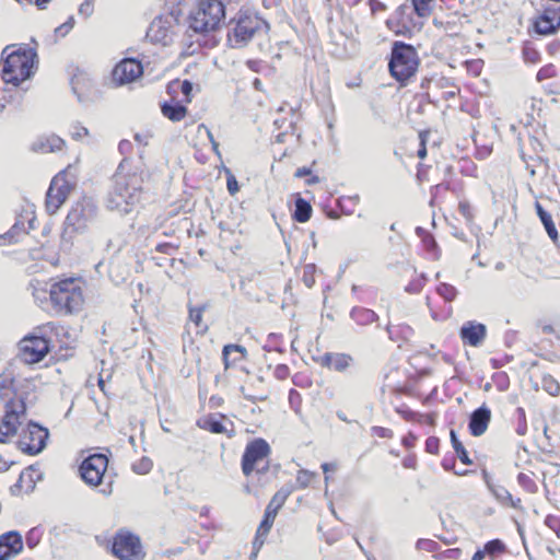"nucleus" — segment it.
<instances>
[{
  "label": "nucleus",
  "instance_id": "1",
  "mask_svg": "<svg viewBox=\"0 0 560 560\" xmlns=\"http://www.w3.org/2000/svg\"><path fill=\"white\" fill-rule=\"evenodd\" d=\"M149 176V171L142 162L133 163L124 159L115 174V186L109 196L112 209L129 213L140 205L143 185Z\"/></svg>",
  "mask_w": 560,
  "mask_h": 560
},
{
  "label": "nucleus",
  "instance_id": "2",
  "mask_svg": "<svg viewBox=\"0 0 560 560\" xmlns=\"http://www.w3.org/2000/svg\"><path fill=\"white\" fill-rule=\"evenodd\" d=\"M51 310L61 316L79 314L85 304V281L81 277L51 279L48 289Z\"/></svg>",
  "mask_w": 560,
  "mask_h": 560
},
{
  "label": "nucleus",
  "instance_id": "3",
  "mask_svg": "<svg viewBox=\"0 0 560 560\" xmlns=\"http://www.w3.org/2000/svg\"><path fill=\"white\" fill-rule=\"evenodd\" d=\"M36 51L26 45H8L1 52V80L13 88L28 80L36 69Z\"/></svg>",
  "mask_w": 560,
  "mask_h": 560
},
{
  "label": "nucleus",
  "instance_id": "4",
  "mask_svg": "<svg viewBox=\"0 0 560 560\" xmlns=\"http://www.w3.org/2000/svg\"><path fill=\"white\" fill-rule=\"evenodd\" d=\"M420 58L416 48L404 42H394L388 61V71L399 86H407L416 77Z\"/></svg>",
  "mask_w": 560,
  "mask_h": 560
},
{
  "label": "nucleus",
  "instance_id": "5",
  "mask_svg": "<svg viewBox=\"0 0 560 560\" xmlns=\"http://www.w3.org/2000/svg\"><path fill=\"white\" fill-rule=\"evenodd\" d=\"M225 19V5L220 0H199L188 15V26L198 34L220 28Z\"/></svg>",
  "mask_w": 560,
  "mask_h": 560
},
{
  "label": "nucleus",
  "instance_id": "6",
  "mask_svg": "<svg viewBox=\"0 0 560 560\" xmlns=\"http://www.w3.org/2000/svg\"><path fill=\"white\" fill-rule=\"evenodd\" d=\"M272 448L262 438L249 440L241 456V470L244 477L265 475L270 468Z\"/></svg>",
  "mask_w": 560,
  "mask_h": 560
},
{
  "label": "nucleus",
  "instance_id": "7",
  "mask_svg": "<svg viewBox=\"0 0 560 560\" xmlns=\"http://www.w3.org/2000/svg\"><path fill=\"white\" fill-rule=\"evenodd\" d=\"M77 166L69 164L56 174L47 189L45 209L49 215H54L63 206L77 185Z\"/></svg>",
  "mask_w": 560,
  "mask_h": 560
},
{
  "label": "nucleus",
  "instance_id": "8",
  "mask_svg": "<svg viewBox=\"0 0 560 560\" xmlns=\"http://www.w3.org/2000/svg\"><path fill=\"white\" fill-rule=\"evenodd\" d=\"M264 21L256 14L240 12L235 24L228 34V42L231 47L240 48L245 46L255 34L261 28Z\"/></svg>",
  "mask_w": 560,
  "mask_h": 560
},
{
  "label": "nucleus",
  "instance_id": "9",
  "mask_svg": "<svg viewBox=\"0 0 560 560\" xmlns=\"http://www.w3.org/2000/svg\"><path fill=\"white\" fill-rule=\"evenodd\" d=\"M112 552L119 560H143L147 555L140 537L126 528L114 535Z\"/></svg>",
  "mask_w": 560,
  "mask_h": 560
},
{
  "label": "nucleus",
  "instance_id": "10",
  "mask_svg": "<svg viewBox=\"0 0 560 560\" xmlns=\"http://www.w3.org/2000/svg\"><path fill=\"white\" fill-rule=\"evenodd\" d=\"M178 28L179 22L175 16L160 15L151 22L145 37L153 44L167 46L174 42Z\"/></svg>",
  "mask_w": 560,
  "mask_h": 560
},
{
  "label": "nucleus",
  "instance_id": "11",
  "mask_svg": "<svg viewBox=\"0 0 560 560\" xmlns=\"http://www.w3.org/2000/svg\"><path fill=\"white\" fill-rule=\"evenodd\" d=\"M109 459L105 454L94 453L85 457L79 466L81 479L90 487L102 485Z\"/></svg>",
  "mask_w": 560,
  "mask_h": 560
},
{
  "label": "nucleus",
  "instance_id": "12",
  "mask_svg": "<svg viewBox=\"0 0 560 560\" xmlns=\"http://www.w3.org/2000/svg\"><path fill=\"white\" fill-rule=\"evenodd\" d=\"M49 432L46 428L30 422L22 429L18 442L19 447L25 454L36 455L45 448Z\"/></svg>",
  "mask_w": 560,
  "mask_h": 560
},
{
  "label": "nucleus",
  "instance_id": "13",
  "mask_svg": "<svg viewBox=\"0 0 560 560\" xmlns=\"http://www.w3.org/2000/svg\"><path fill=\"white\" fill-rule=\"evenodd\" d=\"M50 351V342L42 336H26L20 341V357L28 363L40 362Z\"/></svg>",
  "mask_w": 560,
  "mask_h": 560
},
{
  "label": "nucleus",
  "instance_id": "14",
  "mask_svg": "<svg viewBox=\"0 0 560 560\" xmlns=\"http://www.w3.org/2000/svg\"><path fill=\"white\" fill-rule=\"evenodd\" d=\"M25 412L24 401L13 402L12 408H4V415L0 420V443H8L16 434Z\"/></svg>",
  "mask_w": 560,
  "mask_h": 560
},
{
  "label": "nucleus",
  "instance_id": "15",
  "mask_svg": "<svg viewBox=\"0 0 560 560\" xmlns=\"http://www.w3.org/2000/svg\"><path fill=\"white\" fill-rule=\"evenodd\" d=\"M249 353L247 349L238 343H228L222 348V362L224 371H240L248 375L249 369L246 366Z\"/></svg>",
  "mask_w": 560,
  "mask_h": 560
},
{
  "label": "nucleus",
  "instance_id": "16",
  "mask_svg": "<svg viewBox=\"0 0 560 560\" xmlns=\"http://www.w3.org/2000/svg\"><path fill=\"white\" fill-rule=\"evenodd\" d=\"M532 27L539 35H551L560 30V8L547 5L532 20Z\"/></svg>",
  "mask_w": 560,
  "mask_h": 560
},
{
  "label": "nucleus",
  "instance_id": "17",
  "mask_svg": "<svg viewBox=\"0 0 560 560\" xmlns=\"http://www.w3.org/2000/svg\"><path fill=\"white\" fill-rule=\"evenodd\" d=\"M196 425L212 434H224L228 438L235 435L234 422L230 420L226 415L221 412L208 413L200 417L197 419Z\"/></svg>",
  "mask_w": 560,
  "mask_h": 560
},
{
  "label": "nucleus",
  "instance_id": "18",
  "mask_svg": "<svg viewBox=\"0 0 560 560\" xmlns=\"http://www.w3.org/2000/svg\"><path fill=\"white\" fill-rule=\"evenodd\" d=\"M143 74V66L136 58H125L113 69L112 78L117 85L135 82Z\"/></svg>",
  "mask_w": 560,
  "mask_h": 560
},
{
  "label": "nucleus",
  "instance_id": "19",
  "mask_svg": "<svg viewBox=\"0 0 560 560\" xmlns=\"http://www.w3.org/2000/svg\"><path fill=\"white\" fill-rule=\"evenodd\" d=\"M431 198H430V206L431 207H438L439 209H442L444 206H446L448 200V195H454L457 199L463 198L465 192V187L463 183L458 184H451L450 182L440 183L431 187Z\"/></svg>",
  "mask_w": 560,
  "mask_h": 560
},
{
  "label": "nucleus",
  "instance_id": "20",
  "mask_svg": "<svg viewBox=\"0 0 560 560\" xmlns=\"http://www.w3.org/2000/svg\"><path fill=\"white\" fill-rule=\"evenodd\" d=\"M458 93L459 89L455 84L438 79L429 81L425 96L431 103L438 104L454 98Z\"/></svg>",
  "mask_w": 560,
  "mask_h": 560
},
{
  "label": "nucleus",
  "instance_id": "21",
  "mask_svg": "<svg viewBox=\"0 0 560 560\" xmlns=\"http://www.w3.org/2000/svg\"><path fill=\"white\" fill-rule=\"evenodd\" d=\"M24 401L18 396L15 377L12 371L5 370L0 373V406L12 408L13 402Z\"/></svg>",
  "mask_w": 560,
  "mask_h": 560
},
{
  "label": "nucleus",
  "instance_id": "22",
  "mask_svg": "<svg viewBox=\"0 0 560 560\" xmlns=\"http://www.w3.org/2000/svg\"><path fill=\"white\" fill-rule=\"evenodd\" d=\"M23 538L18 530L0 535V560H11L23 551Z\"/></svg>",
  "mask_w": 560,
  "mask_h": 560
},
{
  "label": "nucleus",
  "instance_id": "23",
  "mask_svg": "<svg viewBox=\"0 0 560 560\" xmlns=\"http://www.w3.org/2000/svg\"><path fill=\"white\" fill-rule=\"evenodd\" d=\"M428 279L424 273L418 272L412 266L401 268L399 272V282L404 291L409 294H418L422 291Z\"/></svg>",
  "mask_w": 560,
  "mask_h": 560
},
{
  "label": "nucleus",
  "instance_id": "24",
  "mask_svg": "<svg viewBox=\"0 0 560 560\" xmlns=\"http://www.w3.org/2000/svg\"><path fill=\"white\" fill-rule=\"evenodd\" d=\"M39 479V472L33 466L24 468L16 480L10 488L13 495H23L31 493Z\"/></svg>",
  "mask_w": 560,
  "mask_h": 560
},
{
  "label": "nucleus",
  "instance_id": "25",
  "mask_svg": "<svg viewBox=\"0 0 560 560\" xmlns=\"http://www.w3.org/2000/svg\"><path fill=\"white\" fill-rule=\"evenodd\" d=\"M491 421V410L487 406H481L472 411L469 418L468 429L472 436L482 435Z\"/></svg>",
  "mask_w": 560,
  "mask_h": 560
},
{
  "label": "nucleus",
  "instance_id": "26",
  "mask_svg": "<svg viewBox=\"0 0 560 560\" xmlns=\"http://www.w3.org/2000/svg\"><path fill=\"white\" fill-rule=\"evenodd\" d=\"M486 326L483 324L468 322L459 331L460 339L464 345L470 347H478L482 343L486 338Z\"/></svg>",
  "mask_w": 560,
  "mask_h": 560
},
{
  "label": "nucleus",
  "instance_id": "27",
  "mask_svg": "<svg viewBox=\"0 0 560 560\" xmlns=\"http://www.w3.org/2000/svg\"><path fill=\"white\" fill-rule=\"evenodd\" d=\"M277 514L265 510L264 517L257 527L255 537L253 539V556L256 557L261 547L264 546L267 536L275 523Z\"/></svg>",
  "mask_w": 560,
  "mask_h": 560
},
{
  "label": "nucleus",
  "instance_id": "28",
  "mask_svg": "<svg viewBox=\"0 0 560 560\" xmlns=\"http://www.w3.org/2000/svg\"><path fill=\"white\" fill-rule=\"evenodd\" d=\"M166 91L171 101L190 103L192 100V84L188 80H173Z\"/></svg>",
  "mask_w": 560,
  "mask_h": 560
},
{
  "label": "nucleus",
  "instance_id": "29",
  "mask_svg": "<svg viewBox=\"0 0 560 560\" xmlns=\"http://www.w3.org/2000/svg\"><path fill=\"white\" fill-rule=\"evenodd\" d=\"M93 208L85 201H78L68 212L66 222L75 228L85 225L89 217L92 214Z\"/></svg>",
  "mask_w": 560,
  "mask_h": 560
},
{
  "label": "nucleus",
  "instance_id": "30",
  "mask_svg": "<svg viewBox=\"0 0 560 560\" xmlns=\"http://www.w3.org/2000/svg\"><path fill=\"white\" fill-rule=\"evenodd\" d=\"M66 145V142L56 135L43 136L36 139L32 143V151L36 153H51L61 151Z\"/></svg>",
  "mask_w": 560,
  "mask_h": 560
},
{
  "label": "nucleus",
  "instance_id": "31",
  "mask_svg": "<svg viewBox=\"0 0 560 560\" xmlns=\"http://www.w3.org/2000/svg\"><path fill=\"white\" fill-rule=\"evenodd\" d=\"M352 357L348 353L327 352L320 358V364L329 370L345 372L352 364Z\"/></svg>",
  "mask_w": 560,
  "mask_h": 560
},
{
  "label": "nucleus",
  "instance_id": "32",
  "mask_svg": "<svg viewBox=\"0 0 560 560\" xmlns=\"http://www.w3.org/2000/svg\"><path fill=\"white\" fill-rule=\"evenodd\" d=\"M506 552L505 544L499 539H492L487 541L482 549H478L471 557V560H485L488 558L489 560H495L500 555Z\"/></svg>",
  "mask_w": 560,
  "mask_h": 560
},
{
  "label": "nucleus",
  "instance_id": "33",
  "mask_svg": "<svg viewBox=\"0 0 560 560\" xmlns=\"http://www.w3.org/2000/svg\"><path fill=\"white\" fill-rule=\"evenodd\" d=\"M386 331L389 339L396 342L398 347L409 342L415 336L413 328L406 323L388 324L386 326Z\"/></svg>",
  "mask_w": 560,
  "mask_h": 560
},
{
  "label": "nucleus",
  "instance_id": "34",
  "mask_svg": "<svg viewBox=\"0 0 560 560\" xmlns=\"http://www.w3.org/2000/svg\"><path fill=\"white\" fill-rule=\"evenodd\" d=\"M189 103H182L176 101H165L161 105V112L164 117L173 122L182 121L188 113L187 105Z\"/></svg>",
  "mask_w": 560,
  "mask_h": 560
},
{
  "label": "nucleus",
  "instance_id": "35",
  "mask_svg": "<svg viewBox=\"0 0 560 560\" xmlns=\"http://www.w3.org/2000/svg\"><path fill=\"white\" fill-rule=\"evenodd\" d=\"M351 319L360 326H370L378 322V315L370 308L363 306H354L350 311Z\"/></svg>",
  "mask_w": 560,
  "mask_h": 560
},
{
  "label": "nucleus",
  "instance_id": "36",
  "mask_svg": "<svg viewBox=\"0 0 560 560\" xmlns=\"http://www.w3.org/2000/svg\"><path fill=\"white\" fill-rule=\"evenodd\" d=\"M535 209H536V213H537L538 218L540 219L548 236L550 237V240L553 243H557L559 240V234H558L556 224L552 220V215L549 212H547L539 202L535 203Z\"/></svg>",
  "mask_w": 560,
  "mask_h": 560
},
{
  "label": "nucleus",
  "instance_id": "37",
  "mask_svg": "<svg viewBox=\"0 0 560 560\" xmlns=\"http://www.w3.org/2000/svg\"><path fill=\"white\" fill-rule=\"evenodd\" d=\"M206 308V305H188V320L194 324L196 332L200 335H203L208 331V325L203 320Z\"/></svg>",
  "mask_w": 560,
  "mask_h": 560
},
{
  "label": "nucleus",
  "instance_id": "38",
  "mask_svg": "<svg viewBox=\"0 0 560 560\" xmlns=\"http://www.w3.org/2000/svg\"><path fill=\"white\" fill-rule=\"evenodd\" d=\"M312 212L313 209L311 203L298 195L295 199V209L292 214L293 220L299 223H305L311 219Z\"/></svg>",
  "mask_w": 560,
  "mask_h": 560
},
{
  "label": "nucleus",
  "instance_id": "39",
  "mask_svg": "<svg viewBox=\"0 0 560 560\" xmlns=\"http://www.w3.org/2000/svg\"><path fill=\"white\" fill-rule=\"evenodd\" d=\"M293 489L290 487H282L280 488L271 498L269 503L267 504L266 510L269 512H272L275 514H278L279 510L284 505L288 498L292 493Z\"/></svg>",
  "mask_w": 560,
  "mask_h": 560
},
{
  "label": "nucleus",
  "instance_id": "40",
  "mask_svg": "<svg viewBox=\"0 0 560 560\" xmlns=\"http://www.w3.org/2000/svg\"><path fill=\"white\" fill-rule=\"evenodd\" d=\"M317 480V474L307 469H300L296 472L293 490H304Z\"/></svg>",
  "mask_w": 560,
  "mask_h": 560
},
{
  "label": "nucleus",
  "instance_id": "41",
  "mask_svg": "<svg viewBox=\"0 0 560 560\" xmlns=\"http://www.w3.org/2000/svg\"><path fill=\"white\" fill-rule=\"evenodd\" d=\"M418 232L423 233V235L421 237V242H422V246L425 249V252L429 253L433 259H435V260L440 259L441 249H440L435 238L433 237V235L422 231V229H418Z\"/></svg>",
  "mask_w": 560,
  "mask_h": 560
},
{
  "label": "nucleus",
  "instance_id": "42",
  "mask_svg": "<svg viewBox=\"0 0 560 560\" xmlns=\"http://www.w3.org/2000/svg\"><path fill=\"white\" fill-rule=\"evenodd\" d=\"M495 498L504 505L510 506L515 510H522V500L520 498H514L509 490L504 488H499L494 491Z\"/></svg>",
  "mask_w": 560,
  "mask_h": 560
},
{
  "label": "nucleus",
  "instance_id": "43",
  "mask_svg": "<svg viewBox=\"0 0 560 560\" xmlns=\"http://www.w3.org/2000/svg\"><path fill=\"white\" fill-rule=\"evenodd\" d=\"M27 236V232L23 224H14L4 235L0 238L3 241L2 244H13L23 240Z\"/></svg>",
  "mask_w": 560,
  "mask_h": 560
},
{
  "label": "nucleus",
  "instance_id": "44",
  "mask_svg": "<svg viewBox=\"0 0 560 560\" xmlns=\"http://www.w3.org/2000/svg\"><path fill=\"white\" fill-rule=\"evenodd\" d=\"M395 412L399 415L405 421L411 423H422L423 415L418 413L409 408L407 404H401L395 407Z\"/></svg>",
  "mask_w": 560,
  "mask_h": 560
},
{
  "label": "nucleus",
  "instance_id": "45",
  "mask_svg": "<svg viewBox=\"0 0 560 560\" xmlns=\"http://www.w3.org/2000/svg\"><path fill=\"white\" fill-rule=\"evenodd\" d=\"M450 436H451L452 446H453L457 457L459 458V460L464 465H471L472 460L470 459L468 452L464 447L463 443L458 440L454 430L451 431Z\"/></svg>",
  "mask_w": 560,
  "mask_h": 560
},
{
  "label": "nucleus",
  "instance_id": "46",
  "mask_svg": "<svg viewBox=\"0 0 560 560\" xmlns=\"http://www.w3.org/2000/svg\"><path fill=\"white\" fill-rule=\"evenodd\" d=\"M517 483L527 493L534 494L538 491V486L534 478V472H520L517 475Z\"/></svg>",
  "mask_w": 560,
  "mask_h": 560
},
{
  "label": "nucleus",
  "instance_id": "47",
  "mask_svg": "<svg viewBox=\"0 0 560 560\" xmlns=\"http://www.w3.org/2000/svg\"><path fill=\"white\" fill-rule=\"evenodd\" d=\"M435 291L446 303H452L458 295L457 289L446 282L439 283Z\"/></svg>",
  "mask_w": 560,
  "mask_h": 560
},
{
  "label": "nucleus",
  "instance_id": "48",
  "mask_svg": "<svg viewBox=\"0 0 560 560\" xmlns=\"http://www.w3.org/2000/svg\"><path fill=\"white\" fill-rule=\"evenodd\" d=\"M534 330L538 336L547 335V336H553L557 339H560L558 330L552 322L539 319L535 323Z\"/></svg>",
  "mask_w": 560,
  "mask_h": 560
},
{
  "label": "nucleus",
  "instance_id": "49",
  "mask_svg": "<svg viewBox=\"0 0 560 560\" xmlns=\"http://www.w3.org/2000/svg\"><path fill=\"white\" fill-rule=\"evenodd\" d=\"M491 380L499 392L508 390L511 384L508 373L503 371L493 373Z\"/></svg>",
  "mask_w": 560,
  "mask_h": 560
},
{
  "label": "nucleus",
  "instance_id": "50",
  "mask_svg": "<svg viewBox=\"0 0 560 560\" xmlns=\"http://www.w3.org/2000/svg\"><path fill=\"white\" fill-rule=\"evenodd\" d=\"M463 555L460 548H450L445 550H439L433 558L436 560H458Z\"/></svg>",
  "mask_w": 560,
  "mask_h": 560
},
{
  "label": "nucleus",
  "instance_id": "51",
  "mask_svg": "<svg viewBox=\"0 0 560 560\" xmlns=\"http://www.w3.org/2000/svg\"><path fill=\"white\" fill-rule=\"evenodd\" d=\"M558 75L557 67L553 63H548L541 67L537 74L536 79L538 82H542L548 79L556 78Z\"/></svg>",
  "mask_w": 560,
  "mask_h": 560
},
{
  "label": "nucleus",
  "instance_id": "52",
  "mask_svg": "<svg viewBox=\"0 0 560 560\" xmlns=\"http://www.w3.org/2000/svg\"><path fill=\"white\" fill-rule=\"evenodd\" d=\"M542 388L551 396H558L560 394V384L551 375L542 377Z\"/></svg>",
  "mask_w": 560,
  "mask_h": 560
},
{
  "label": "nucleus",
  "instance_id": "53",
  "mask_svg": "<svg viewBox=\"0 0 560 560\" xmlns=\"http://www.w3.org/2000/svg\"><path fill=\"white\" fill-rule=\"evenodd\" d=\"M458 211L460 215L467 221L472 222L475 218L474 208L471 203L466 199H458Z\"/></svg>",
  "mask_w": 560,
  "mask_h": 560
},
{
  "label": "nucleus",
  "instance_id": "54",
  "mask_svg": "<svg viewBox=\"0 0 560 560\" xmlns=\"http://www.w3.org/2000/svg\"><path fill=\"white\" fill-rule=\"evenodd\" d=\"M152 467V460L148 457H142L140 460L133 464L132 469L137 474L147 475L151 471Z\"/></svg>",
  "mask_w": 560,
  "mask_h": 560
},
{
  "label": "nucleus",
  "instance_id": "55",
  "mask_svg": "<svg viewBox=\"0 0 560 560\" xmlns=\"http://www.w3.org/2000/svg\"><path fill=\"white\" fill-rule=\"evenodd\" d=\"M465 68L472 77H479L483 69V61L481 59H471L465 61Z\"/></svg>",
  "mask_w": 560,
  "mask_h": 560
},
{
  "label": "nucleus",
  "instance_id": "56",
  "mask_svg": "<svg viewBox=\"0 0 560 560\" xmlns=\"http://www.w3.org/2000/svg\"><path fill=\"white\" fill-rule=\"evenodd\" d=\"M302 282L308 289H311L315 284L316 280H315V266L314 265H306L303 268Z\"/></svg>",
  "mask_w": 560,
  "mask_h": 560
},
{
  "label": "nucleus",
  "instance_id": "57",
  "mask_svg": "<svg viewBox=\"0 0 560 560\" xmlns=\"http://www.w3.org/2000/svg\"><path fill=\"white\" fill-rule=\"evenodd\" d=\"M417 548L435 555L440 550V545L432 539H419L417 541Z\"/></svg>",
  "mask_w": 560,
  "mask_h": 560
},
{
  "label": "nucleus",
  "instance_id": "58",
  "mask_svg": "<svg viewBox=\"0 0 560 560\" xmlns=\"http://www.w3.org/2000/svg\"><path fill=\"white\" fill-rule=\"evenodd\" d=\"M433 0H412V4L415 8L416 13L419 16H427L431 12V2Z\"/></svg>",
  "mask_w": 560,
  "mask_h": 560
},
{
  "label": "nucleus",
  "instance_id": "59",
  "mask_svg": "<svg viewBox=\"0 0 560 560\" xmlns=\"http://www.w3.org/2000/svg\"><path fill=\"white\" fill-rule=\"evenodd\" d=\"M289 402H290V406L292 407V409L296 412V413H300L301 412V406H302V396L301 394L294 389V388H291L290 392H289Z\"/></svg>",
  "mask_w": 560,
  "mask_h": 560
},
{
  "label": "nucleus",
  "instance_id": "60",
  "mask_svg": "<svg viewBox=\"0 0 560 560\" xmlns=\"http://www.w3.org/2000/svg\"><path fill=\"white\" fill-rule=\"evenodd\" d=\"M178 249H179V245L171 243V242L159 243L155 246V252L165 254V255H170V256L174 255Z\"/></svg>",
  "mask_w": 560,
  "mask_h": 560
},
{
  "label": "nucleus",
  "instance_id": "61",
  "mask_svg": "<svg viewBox=\"0 0 560 560\" xmlns=\"http://www.w3.org/2000/svg\"><path fill=\"white\" fill-rule=\"evenodd\" d=\"M545 525L560 537V516L548 514L544 521Z\"/></svg>",
  "mask_w": 560,
  "mask_h": 560
},
{
  "label": "nucleus",
  "instance_id": "62",
  "mask_svg": "<svg viewBox=\"0 0 560 560\" xmlns=\"http://www.w3.org/2000/svg\"><path fill=\"white\" fill-rule=\"evenodd\" d=\"M226 188L231 196H235L240 191L237 179L230 170H226Z\"/></svg>",
  "mask_w": 560,
  "mask_h": 560
},
{
  "label": "nucleus",
  "instance_id": "63",
  "mask_svg": "<svg viewBox=\"0 0 560 560\" xmlns=\"http://www.w3.org/2000/svg\"><path fill=\"white\" fill-rule=\"evenodd\" d=\"M291 371L287 364H277L273 369L272 375L279 381H285L290 377Z\"/></svg>",
  "mask_w": 560,
  "mask_h": 560
},
{
  "label": "nucleus",
  "instance_id": "64",
  "mask_svg": "<svg viewBox=\"0 0 560 560\" xmlns=\"http://www.w3.org/2000/svg\"><path fill=\"white\" fill-rule=\"evenodd\" d=\"M418 442V436L409 431L406 435H404L400 440L401 445L407 450L411 451L416 447Z\"/></svg>",
  "mask_w": 560,
  "mask_h": 560
}]
</instances>
